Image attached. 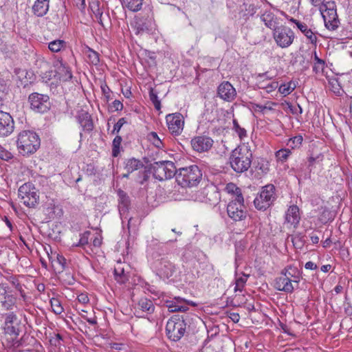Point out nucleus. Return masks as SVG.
Listing matches in <instances>:
<instances>
[{"mask_svg":"<svg viewBox=\"0 0 352 352\" xmlns=\"http://www.w3.org/2000/svg\"><path fill=\"white\" fill-rule=\"evenodd\" d=\"M231 168L237 173L247 171L252 162V153L248 146H237L229 158Z\"/></svg>","mask_w":352,"mask_h":352,"instance_id":"1","label":"nucleus"},{"mask_svg":"<svg viewBox=\"0 0 352 352\" xmlns=\"http://www.w3.org/2000/svg\"><path fill=\"white\" fill-rule=\"evenodd\" d=\"M188 316L184 315H173L166 322V334L168 338L173 342H177L186 333Z\"/></svg>","mask_w":352,"mask_h":352,"instance_id":"2","label":"nucleus"},{"mask_svg":"<svg viewBox=\"0 0 352 352\" xmlns=\"http://www.w3.org/2000/svg\"><path fill=\"white\" fill-rule=\"evenodd\" d=\"M202 179V171L197 165H191L177 169L176 181L182 187H193Z\"/></svg>","mask_w":352,"mask_h":352,"instance_id":"3","label":"nucleus"},{"mask_svg":"<svg viewBox=\"0 0 352 352\" xmlns=\"http://www.w3.org/2000/svg\"><path fill=\"white\" fill-rule=\"evenodd\" d=\"M16 143L19 153L23 155H29L38 149L41 140L36 133L28 130L19 134Z\"/></svg>","mask_w":352,"mask_h":352,"instance_id":"4","label":"nucleus"},{"mask_svg":"<svg viewBox=\"0 0 352 352\" xmlns=\"http://www.w3.org/2000/svg\"><path fill=\"white\" fill-rule=\"evenodd\" d=\"M150 168L153 170V177L159 181L170 179L174 176L176 177L177 173L175 164L168 160L155 162L150 165Z\"/></svg>","mask_w":352,"mask_h":352,"instance_id":"5","label":"nucleus"},{"mask_svg":"<svg viewBox=\"0 0 352 352\" xmlns=\"http://www.w3.org/2000/svg\"><path fill=\"white\" fill-rule=\"evenodd\" d=\"M192 199L195 201L216 205L220 200V194L217 186L210 184L196 191L191 195Z\"/></svg>","mask_w":352,"mask_h":352,"instance_id":"6","label":"nucleus"},{"mask_svg":"<svg viewBox=\"0 0 352 352\" xmlns=\"http://www.w3.org/2000/svg\"><path fill=\"white\" fill-rule=\"evenodd\" d=\"M273 38L279 47L287 48L294 43L296 36L289 27L280 25L273 31Z\"/></svg>","mask_w":352,"mask_h":352,"instance_id":"7","label":"nucleus"},{"mask_svg":"<svg viewBox=\"0 0 352 352\" xmlns=\"http://www.w3.org/2000/svg\"><path fill=\"white\" fill-rule=\"evenodd\" d=\"M19 197L26 206L35 207L38 204V190L30 183H25L18 190Z\"/></svg>","mask_w":352,"mask_h":352,"instance_id":"8","label":"nucleus"},{"mask_svg":"<svg viewBox=\"0 0 352 352\" xmlns=\"http://www.w3.org/2000/svg\"><path fill=\"white\" fill-rule=\"evenodd\" d=\"M333 2H326L319 8L324 19L325 26L330 30H335L338 27L339 20Z\"/></svg>","mask_w":352,"mask_h":352,"instance_id":"9","label":"nucleus"},{"mask_svg":"<svg viewBox=\"0 0 352 352\" xmlns=\"http://www.w3.org/2000/svg\"><path fill=\"white\" fill-rule=\"evenodd\" d=\"M274 190L275 187L272 184L264 186L261 193L254 201L256 208L265 210L269 208L276 199Z\"/></svg>","mask_w":352,"mask_h":352,"instance_id":"10","label":"nucleus"},{"mask_svg":"<svg viewBox=\"0 0 352 352\" xmlns=\"http://www.w3.org/2000/svg\"><path fill=\"white\" fill-rule=\"evenodd\" d=\"M31 109L37 113L47 112L51 107V102L47 95L32 93L28 97Z\"/></svg>","mask_w":352,"mask_h":352,"instance_id":"11","label":"nucleus"},{"mask_svg":"<svg viewBox=\"0 0 352 352\" xmlns=\"http://www.w3.org/2000/svg\"><path fill=\"white\" fill-rule=\"evenodd\" d=\"M274 287L278 291L289 294L292 293L295 289V285L290 278L287 267H285L281 271L280 276L274 280Z\"/></svg>","mask_w":352,"mask_h":352,"instance_id":"12","label":"nucleus"},{"mask_svg":"<svg viewBox=\"0 0 352 352\" xmlns=\"http://www.w3.org/2000/svg\"><path fill=\"white\" fill-rule=\"evenodd\" d=\"M169 131L175 135H179L184 128V117L179 113L168 114L166 117Z\"/></svg>","mask_w":352,"mask_h":352,"instance_id":"13","label":"nucleus"},{"mask_svg":"<svg viewBox=\"0 0 352 352\" xmlns=\"http://www.w3.org/2000/svg\"><path fill=\"white\" fill-rule=\"evenodd\" d=\"M14 129V122L9 113L0 111V137L10 135Z\"/></svg>","mask_w":352,"mask_h":352,"instance_id":"14","label":"nucleus"},{"mask_svg":"<svg viewBox=\"0 0 352 352\" xmlns=\"http://www.w3.org/2000/svg\"><path fill=\"white\" fill-rule=\"evenodd\" d=\"M217 96L225 101L232 102L236 96V91L230 82L223 81L218 86Z\"/></svg>","mask_w":352,"mask_h":352,"instance_id":"15","label":"nucleus"},{"mask_svg":"<svg viewBox=\"0 0 352 352\" xmlns=\"http://www.w3.org/2000/svg\"><path fill=\"white\" fill-rule=\"evenodd\" d=\"M5 327L4 329L6 333L10 335H14L15 336H19V320L16 314L13 312H10L5 314Z\"/></svg>","mask_w":352,"mask_h":352,"instance_id":"16","label":"nucleus"},{"mask_svg":"<svg viewBox=\"0 0 352 352\" xmlns=\"http://www.w3.org/2000/svg\"><path fill=\"white\" fill-rule=\"evenodd\" d=\"M153 21L151 18L138 16L135 18L132 27L136 35L148 32L152 29Z\"/></svg>","mask_w":352,"mask_h":352,"instance_id":"17","label":"nucleus"},{"mask_svg":"<svg viewBox=\"0 0 352 352\" xmlns=\"http://www.w3.org/2000/svg\"><path fill=\"white\" fill-rule=\"evenodd\" d=\"M213 142V140L208 136H197L191 140L192 148L199 153L210 149Z\"/></svg>","mask_w":352,"mask_h":352,"instance_id":"18","label":"nucleus"},{"mask_svg":"<svg viewBox=\"0 0 352 352\" xmlns=\"http://www.w3.org/2000/svg\"><path fill=\"white\" fill-rule=\"evenodd\" d=\"M228 217L234 221H242L247 217V210L245 206L229 203L227 206Z\"/></svg>","mask_w":352,"mask_h":352,"instance_id":"19","label":"nucleus"},{"mask_svg":"<svg viewBox=\"0 0 352 352\" xmlns=\"http://www.w3.org/2000/svg\"><path fill=\"white\" fill-rule=\"evenodd\" d=\"M264 29L261 27H256L250 28L249 31L245 33V39L252 44H257L264 40L265 36L263 33Z\"/></svg>","mask_w":352,"mask_h":352,"instance_id":"20","label":"nucleus"},{"mask_svg":"<svg viewBox=\"0 0 352 352\" xmlns=\"http://www.w3.org/2000/svg\"><path fill=\"white\" fill-rule=\"evenodd\" d=\"M300 219L299 208L296 205L290 206L285 213V222L296 228Z\"/></svg>","mask_w":352,"mask_h":352,"instance_id":"21","label":"nucleus"},{"mask_svg":"<svg viewBox=\"0 0 352 352\" xmlns=\"http://www.w3.org/2000/svg\"><path fill=\"white\" fill-rule=\"evenodd\" d=\"M78 122L82 127L83 131H91L94 129V123L91 115L85 111H81L76 116Z\"/></svg>","mask_w":352,"mask_h":352,"instance_id":"22","label":"nucleus"},{"mask_svg":"<svg viewBox=\"0 0 352 352\" xmlns=\"http://www.w3.org/2000/svg\"><path fill=\"white\" fill-rule=\"evenodd\" d=\"M118 197V209L120 214H124L128 212L131 205V199L126 192L121 189L117 190Z\"/></svg>","mask_w":352,"mask_h":352,"instance_id":"23","label":"nucleus"},{"mask_svg":"<svg viewBox=\"0 0 352 352\" xmlns=\"http://www.w3.org/2000/svg\"><path fill=\"white\" fill-rule=\"evenodd\" d=\"M50 0H36L32 6V12L38 17L45 16L50 8Z\"/></svg>","mask_w":352,"mask_h":352,"instance_id":"24","label":"nucleus"},{"mask_svg":"<svg viewBox=\"0 0 352 352\" xmlns=\"http://www.w3.org/2000/svg\"><path fill=\"white\" fill-rule=\"evenodd\" d=\"M261 19L264 22L266 27L273 31L279 25L277 17L270 11H265L261 16Z\"/></svg>","mask_w":352,"mask_h":352,"instance_id":"25","label":"nucleus"},{"mask_svg":"<svg viewBox=\"0 0 352 352\" xmlns=\"http://www.w3.org/2000/svg\"><path fill=\"white\" fill-rule=\"evenodd\" d=\"M144 167V164L134 157L126 159L124 162V170L128 173H133Z\"/></svg>","mask_w":352,"mask_h":352,"instance_id":"26","label":"nucleus"},{"mask_svg":"<svg viewBox=\"0 0 352 352\" xmlns=\"http://www.w3.org/2000/svg\"><path fill=\"white\" fill-rule=\"evenodd\" d=\"M56 75L60 81L67 82L72 79V74L69 67L65 64L60 63V67H58Z\"/></svg>","mask_w":352,"mask_h":352,"instance_id":"27","label":"nucleus"},{"mask_svg":"<svg viewBox=\"0 0 352 352\" xmlns=\"http://www.w3.org/2000/svg\"><path fill=\"white\" fill-rule=\"evenodd\" d=\"M175 267L173 263L167 260H162L160 270L164 276L169 278L173 276Z\"/></svg>","mask_w":352,"mask_h":352,"instance_id":"28","label":"nucleus"},{"mask_svg":"<svg viewBox=\"0 0 352 352\" xmlns=\"http://www.w3.org/2000/svg\"><path fill=\"white\" fill-rule=\"evenodd\" d=\"M137 306L142 312H146L149 314L153 313L155 310V306L152 300L146 298H141Z\"/></svg>","mask_w":352,"mask_h":352,"instance_id":"29","label":"nucleus"},{"mask_svg":"<svg viewBox=\"0 0 352 352\" xmlns=\"http://www.w3.org/2000/svg\"><path fill=\"white\" fill-rule=\"evenodd\" d=\"M253 168L255 170H259L261 174L265 175L270 170L269 162L263 158H259L253 162Z\"/></svg>","mask_w":352,"mask_h":352,"instance_id":"30","label":"nucleus"},{"mask_svg":"<svg viewBox=\"0 0 352 352\" xmlns=\"http://www.w3.org/2000/svg\"><path fill=\"white\" fill-rule=\"evenodd\" d=\"M143 0H122V4L123 7L126 8L132 12L139 11L142 6Z\"/></svg>","mask_w":352,"mask_h":352,"instance_id":"31","label":"nucleus"},{"mask_svg":"<svg viewBox=\"0 0 352 352\" xmlns=\"http://www.w3.org/2000/svg\"><path fill=\"white\" fill-rule=\"evenodd\" d=\"M67 47V43L64 40L56 39L48 43V48L52 52H59Z\"/></svg>","mask_w":352,"mask_h":352,"instance_id":"32","label":"nucleus"},{"mask_svg":"<svg viewBox=\"0 0 352 352\" xmlns=\"http://www.w3.org/2000/svg\"><path fill=\"white\" fill-rule=\"evenodd\" d=\"M85 54L86 56L87 61L89 63L94 65H97L99 63V54L91 48L87 47Z\"/></svg>","mask_w":352,"mask_h":352,"instance_id":"33","label":"nucleus"},{"mask_svg":"<svg viewBox=\"0 0 352 352\" xmlns=\"http://www.w3.org/2000/svg\"><path fill=\"white\" fill-rule=\"evenodd\" d=\"M302 33L307 37V38L310 41L311 44L316 45L317 43V36L312 32V30L308 28L307 25L305 23L302 25H300L298 28Z\"/></svg>","mask_w":352,"mask_h":352,"instance_id":"34","label":"nucleus"},{"mask_svg":"<svg viewBox=\"0 0 352 352\" xmlns=\"http://www.w3.org/2000/svg\"><path fill=\"white\" fill-rule=\"evenodd\" d=\"M175 302H176L174 300L165 301L166 307H168V310L170 312H185L187 310H188V307L187 305H178L176 304Z\"/></svg>","mask_w":352,"mask_h":352,"instance_id":"35","label":"nucleus"},{"mask_svg":"<svg viewBox=\"0 0 352 352\" xmlns=\"http://www.w3.org/2000/svg\"><path fill=\"white\" fill-rule=\"evenodd\" d=\"M288 268V273L292 279V283L295 285V289L298 288V283L300 280V272L297 268L292 267L291 265L287 267Z\"/></svg>","mask_w":352,"mask_h":352,"instance_id":"36","label":"nucleus"},{"mask_svg":"<svg viewBox=\"0 0 352 352\" xmlns=\"http://www.w3.org/2000/svg\"><path fill=\"white\" fill-rule=\"evenodd\" d=\"M295 88V83L290 81L287 84L281 85L278 88V91L285 96L289 95Z\"/></svg>","mask_w":352,"mask_h":352,"instance_id":"37","label":"nucleus"},{"mask_svg":"<svg viewBox=\"0 0 352 352\" xmlns=\"http://www.w3.org/2000/svg\"><path fill=\"white\" fill-rule=\"evenodd\" d=\"M303 138L301 135H297L289 138L287 143V145L292 149L299 148L302 142Z\"/></svg>","mask_w":352,"mask_h":352,"instance_id":"38","label":"nucleus"},{"mask_svg":"<svg viewBox=\"0 0 352 352\" xmlns=\"http://www.w3.org/2000/svg\"><path fill=\"white\" fill-rule=\"evenodd\" d=\"M314 60L316 63L313 67V71L316 73L322 72L324 68L325 62L324 60L318 58L316 52H314Z\"/></svg>","mask_w":352,"mask_h":352,"instance_id":"39","label":"nucleus"},{"mask_svg":"<svg viewBox=\"0 0 352 352\" xmlns=\"http://www.w3.org/2000/svg\"><path fill=\"white\" fill-rule=\"evenodd\" d=\"M114 276L115 279L121 284H124L128 280L127 276L125 274L124 269H115Z\"/></svg>","mask_w":352,"mask_h":352,"instance_id":"40","label":"nucleus"},{"mask_svg":"<svg viewBox=\"0 0 352 352\" xmlns=\"http://www.w3.org/2000/svg\"><path fill=\"white\" fill-rule=\"evenodd\" d=\"M122 137L120 135L116 136L112 143V155L117 157L120 153V147L122 142Z\"/></svg>","mask_w":352,"mask_h":352,"instance_id":"41","label":"nucleus"},{"mask_svg":"<svg viewBox=\"0 0 352 352\" xmlns=\"http://www.w3.org/2000/svg\"><path fill=\"white\" fill-rule=\"evenodd\" d=\"M50 304L54 314H60L63 311L60 301L58 298H52L50 300Z\"/></svg>","mask_w":352,"mask_h":352,"instance_id":"42","label":"nucleus"},{"mask_svg":"<svg viewBox=\"0 0 352 352\" xmlns=\"http://www.w3.org/2000/svg\"><path fill=\"white\" fill-rule=\"evenodd\" d=\"M290 154L291 151L289 148H281L276 152V157L278 161L283 162L287 160Z\"/></svg>","mask_w":352,"mask_h":352,"instance_id":"43","label":"nucleus"},{"mask_svg":"<svg viewBox=\"0 0 352 352\" xmlns=\"http://www.w3.org/2000/svg\"><path fill=\"white\" fill-rule=\"evenodd\" d=\"M149 98L155 108L157 110H160L161 109V103L158 100L157 92L153 88H151L149 90Z\"/></svg>","mask_w":352,"mask_h":352,"instance_id":"44","label":"nucleus"},{"mask_svg":"<svg viewBox=\"0 0 352 352\" xmlns=\"http://www.w3.org/2000/svg\"><path fill=\"white\" fill-rule=\"evenodd\" d=\"M248 276L245 274H243L242 276L236 278L235 280V287L234 291H242L245 283L247 282Z\"/></svg>","mask_w":352,"mask_h":352,"instance_id":"45","label":"nucleus"},{"mask_svg":"<svg viewBox=\"0 0 352 352\" xmlns=\"http://www.w3.org/2000/svg\"><path fill=\"white\" fill-rule=\"evenodd\" d=\"M333 219L331 212L327 208H323L320 214L319 219L321 222L325 223Z\"/></svg>","mask_w":352,"mask_h":352,"instance_id":"46","label":"nucleus"},{"mask_svg":"<svg viewBox=\"0 0 352 352\" xmlns=\"http://www.w3.org/2000/svg\"><path fill=\"white\" fill-rule=\"evenodd\" d=\"M233 129L235 132L238 134L240 139H243L247 136L246 130L240 126L238 122L236 120H233Z\"/></svg>","mask_w":352,"mask_h":352,"instance_id":"47","label":"nucleus"},{"mask_svg":"<svg viewBox=\"0 0 352 352\" xmlns=\"http://www.w3.org/2000/svg\"><path fill=\"white\" fill-rule=\"evenodd\" d=\"M91 234L89 231H86L83 234H81L78 243L76 245L77 246L84 247L85 245L89 243V236Z\"/></svg>","mask_w":352,"mask_h":352,"instance_id":"48","label":"nucleus"},{"mask_svg":"<svg viewBox=\"0 0 352 352\" xmlns=\"http://www.w3.org/2000/svg\"><path fill=\"white\" fill-rule=\"evenodd\" d=\"M127 122V120L125 118H121L118 120V121L114 124L113 129L112 131V133H118L122 128V126Z\"/></svg>","mask_w":352,"mask_h":352,"instance_id":"49","label":"nucleus"},{"mask_svg":"<svg viewBox=\"0 0 352 352\" xmlns=\"http://www.w3.org/2000/svg\"><path fill=\"white\" fill-rule=\"evenodd\" d=\"M151 170L152 169H151L150 168L148 170H146L145 168L144 171L139 173V177L140 178V179L139 180V183L140 184H144V183L148 179Z\"/></svg>","mask_w":352,"mask_h":352,"instance_id":"50","label":"nucleus"},{"mask_svg":"<svg viewBox=\"0 0 352 352\" xmlns=\"http://www.w3.org/2000/svg\"><path fill=\"white\" fill-rule=\"evenodd\" d=\"M151 140L153 141V144L157 148H161L163 146V143L159 138L157 134L155 132H151L149 134Z\"/></svg>","mask_w":352,"mask_h":352,"instance_id":"51","label":"nucleus"},{"mask_svg":"<svg viewBox=\"0 0 352 352\" xmlns=\"http://www.w3.org/2000/svg\"><path fill=\"white\" fill-rule=\"evenodd\" d=\"M8 280L9 282L15 287L16 290L21 292L22 294L23 289L22 286L19 283V280L15 276H10Z\"/></svg>","mask_w":352,"mask_h":352,"instance_id":"52","label":"nucleus"},{"mask_svg":"<svg viewBox=\"0 0 352 352\" xmlns=\"http://www.w3.org/2000/svg\"><path fill=\"white\" fill-rule=\"evenodd\" d=\"M235 195V198L232 200L230 203L236 204V205H239L242 206H245L243 204L244 199L243 195L241 193V190L239 192H236Z\"/></svg>","mask_w":352,"mask_h":352,"instance_id":"53","label":"nucleus"},{"mask_svg":"<svg viewBox=\"0 0 352 352\" xmlns=\"http://www.w3.org/2000/svg\"><path fill=\"white\" fill-rule=\"evenodd\" d=\"M14 305V301L13 300L12 296H8V300L2 302V307L6 310L12 309L13 306Z\"/></svg>","mask_w":352,"mask_h":352,"instance_id":"54","label":"nucleus"},{"mask_svg":"<svg viewBox=\"0 0 352 352\" xmlns=\"http://www.w3.org/2000/svg\"><path fill=\"white\" fill-rule=\"evenodd\" d=\"M278 87V82L276 81L272 82L266 85L261 86L260 88L265 89L266 92L270 93L274 91Z\"/></svg>","mask_w":352,"mask_h":352,"instance_id":"55","label":"nucleus"},{"mask_svg":"<svg viewBox=\"0 0 352 352\" xmlns=\"http://www.w3.org/2000/svg\"><path fill=\"white\" fill-rule=\"evenodd\" d=\"M226 189L229 193H232L234 195L236 194V192H239L241 190V189L233 183L228 184L226 185Z\"/></svg>","mask_w":352,"mask_h":352,"instance_id":"56","label":"nucleus"},{"mask_svg":"<svg viewBox=\"0 0 352 352\" xmlns=\"http://www.w3.org/2000/svg\"><path fill=\"white\" fill-rule=\"evenodd\" d=\"M346 300L347 298L346 297V301L344 302L343 305L344 312L347 316H352V305L349 302H347Z\"/></svg>","mask_w":352,"mask_h":352,"instance_id":"57","label":"nucleus"},{"mask_svg":"<svg viewBox=\"0 0 352 352\" xmlns=\"http://www.w3.org/2000/svg\"><path fill=\"white\" fill-rule=\"evenodd\" d=\"M173 300L176 302L175 303L178 304V305H187V306L190 304L192 305H195V304L192 303V302L187 301L184 298H181L179 296L175 297Z\"/></svg>","mask_w":352,"mask_h":352,"instance_id":"58","label":"nucleus"},{"mask_svg":"<svg viewBox=\"0 0 352 352\" xmlns=\"http://www.w3.org/2000/svg\"><path fill=\"white\" fill-rule=\"evenodd\" d=\"M101 89L103 95L105 96L107 100L110 99V89L106 83L101 85Z\"/></svg>","mask_w":352,"mask_h":352,"instance_id":"59","label":"nucleus"},{"mask_svg":"<svg viewBox=\"0 0 352 352\" xmlns=\"http://www.w3.org/2000/svg\"><path fill=\"white\" fill-rule=\"evenodd\" d=\"M111 107L113 108L115 111H121L123 108V104L120 100H115L112 102Z\"/></svg>","mask_w":352,"mask_h":352,"instance_id":"60","label":"nucleus"},{"mask_svg":"<svg viewBox=\"0 0 352 352\" xmlns=\"http://www.w3.org/2000/svg\"><path fill=\"white\" fill-rule=\"evenodd\" d=\"M258 6L252 3L248 6V7L246 8V10L248 12V14L250 16H253L257 11Z\"/></svg>","mask_w":352,"mask_h":352,"instance_id":"61","label":"nucleus"},{"mask_svg":"<svg viewBox=\"0 0 352 352\" xmlns=\"http://www.w3.org/2000/svg\"><path fill=\"white\" fill-rule=\"evenodd\" d=\"M56 259H57V262L64 269L66 265H67V260H66V258L63 255L57 254Z\"/></svg>","mask_w":352,"mask_h":352,"instance_id":"62","label":"nucleus"},{"mask_svg":"<svg viewBox=\"0 0 352 352\" xmlns=\"http://www.w3.org/2000/svg\"><path fill=\"white\" fill-rule=\"evenodd\" d=\"M93 10V12L94 13V14L96 15V17H98L100 18V23H102V19H101V17H102V12L100 11V8H99V6L98 4L97 3L96 5V6L94 7V10L92 8Z\"/></svg>","mask_w":352,"mask_h":352,"instance_id":"63","label":"nucleus"},{"mask_svg":"<svg viewBox=\"0 0 352 352\" xmlns=\"http://www.w3.org/2000/svg\"><path fill=\"white\" fill-rule=\"evenodd\" d=\"M78 300L80 302H82L83 304H86L89 302V298L87 295L84 294H81L78 296Z\"/></svg>","mask_w":352,"mask_h":352,"instance_id":"64","label":"nucleus"}]
</instances>
